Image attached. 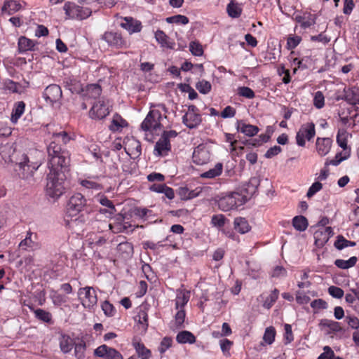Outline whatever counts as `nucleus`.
Segmentation results:
<instances>
[{"mask_svg": "<svg viewBox=\"0 0 359 359\" xmlns=\"http://www.w3.org/2000/svg\"><path fill=\"white\" fill-rule=\"evenodd\" d=\"M48 154L50 172L46 177V192L49 197L57 199L67 189L65 172L70 163L69 154V151H62L54 143L48 149Z\"/></svg>", "mask_w": 359, "mask_h": 359, "instance_id": "1", "label": "nucleus"}, {"mask_svg": "<svg viewBox=\"0 0 359 359\" xmlns=\"http://www.w3.org/2000/svg\"><path fill=\"white\" fill-rule=\"evenodd\" d=\"M41 163L39 161H33L27 154H23L22 160L16 163L15 170L20 177L28 179L33 176L34 172L39 168Z\"/></svg>", "mask_w": 359, "mask_h": 359, "instance_id": "2", "label": "nucleus"}, {"mask_svg": "<svg viewBox=\"0 0 359 359\" xmlns=\"http://www.w3.org/2000/svg\"><path fill=\"white\" fill-rule=\"evenodd\" d=\"M67 18L82 20L88 18L91 15V10L87 7H82L74 2L67 1L64 4Z\"/></svg>", "mask_w": 359, "mask_h": 359, "instance_id": "3", "label": "nucleus"}, {"mask_svg": "<svg viewBox=\"0 0 359 359\" xmlns=\"http://www.w3.org/2000/svg\"><path fill=\"white\" fill-rule=\"evenodd\" d=\"M243 198L241 195H239V192H232L218 201V207L221 210L227 212L245 204Z\"/></svg>", "mask_w": 359, "mask_h": 359, "instance_id": "4", "label": "nucleus"}, {"mask_svg": "<svg viewBox=\"0 0 359 359\" xmlns=\"http://www.w3.org/2000/svg\"><path fill=\"white\" fill-rule=\"evenodd\" d=\"M101 39L107 42L109 46L116 49L128 48L130 46L128 41L124 39L121 34L116 32H106Z\"/></svg>", "mask_w": 359, "mask_h": 359, "instance_id": "5", "label": "nucleus"}, {"mask_svg": "<svg viewBox=\"0 0 359 359\" xmlns=\"http://www.w3.org/2000/svg\"><path fill=\"white\" fill-rule=\"evenodd\" d=\"M86 199L80 193L73 194L67 204V212L69 216H76L83 210L86 205Z\"/></svg>", "mask_w": 359, "mask_h": 359, "instance_id": "6", "label": "nucleus"}, {"mask_svg": "<svg viewBox=\"0 0 359 359\" xmlns=\"http://www.w3.org/2000/svg\"><path fill=\"white\" fill-rule=\"evenodd\" d=\"M162 116L158 110H151L141 123V129L143 131L153 132L161 126V120Z\"/></svg>", "mask_w": 359, "mask_h": 359, "instance_id": "7", "label": "nucleus"}, {"mask_svg": "<svg viewBox=\"0 0 359 359\" xmlns=\"http://www.w3.org/2000/svg\"><path fill=\"white\" fill-rule=\"evenodd\" d=\"M78 296L81 304L86 309H90L97 304V294L92 287L86 286L80 288L78 291Z\"/></svg>", "mask_w": 359, "mask_h": 359, "instance_id": "8", "label": "nucleus"}, {"mask_svg": "<svg viewBox=\"0 0 359 359\" xmlns=\"http://www.w3.org/2000/svg\"><path fill=\"white\" fill-rule=\"evenodd\" d=\"M316 135L315 125L313 123L303 124L296 135V142L298 146L304 147L305 140L310 141Z\"/></svg>", "mask_w": 359, "mask_h": 359, "instance_id": "9", "label": "nucleus"}, {"mask_svg": "<svg viewBox=\"0 0 359 359\" xmlns=\"http://www.w3.org/2000/svg\"><path fill=\"white\" fill-rule=\"evenodd\" d=\"M62 90L60 86L56 84H50L47 86L43 93V97L44 98L46 104L53 105L56 103H60L62 98Z\"/></svg>", "mask_w": 359, "mask_h": 359, "instance_id": "10", "label": "nucleus"}, {"mask_svg": "<svg viewBox=\"0 0 359 359\" xmlns=\"http://www.w3.org/2000/svg\"><path fill=\"white\" fill-rule=\"evenodd\" d=\"M211 154L209 148L204 144H199L194 149L192 155L193 162L198 165H203L210 161Z\"/></svg>", "mask_w": 359, "mask_h": 359, "instance_id": "11", "label": "nucleus"}, {"mask_svg": "<svg viewBox=\"0 0 359 359\" xmlns=\"http://www.w3.org/2000/svg\"><path fill=\"white\" fill-rule=\"evenodd\" d=\"M94 355L96 357L104 359H123V355L119 351L105 344H102L95 348Z\"/></svg>", "mask_w": 359, "mask_h": 359, "instance_id": "12", "label": "nucleus"}, {"mask_svg": "<svg viewBox=\"0 0 359 359\" xmlns=\"http://www.w3.org/2000/svg\"><path fill=\"white\" fill-rule=\"evenodd\" d=\"M38 238L37 233L31 231H27L25 238L20 241L19 247L25 251H34L39 249L40 245L36 241Z\"/></svg>", "mask_w": 359, "mask_h": 359, "instance_id": "13", "label": "nucleus"}, {"mask_svg": "<svg viewBox=\"0 0 359 359\" xmlns=\"http://www.w3.org/2000/svg\"><path fill=\"white\" fill-rule=\"evenodd\" d=\"M89 114L92 118L102 119L109 114V110L105 101L102 99L94 103Z\"/></svg>", "mask_w": 359, "mask_h": 359, "instance_id": "14", "label": "nucleus"}, {"mask_svg": "<svg viewBox=\"0 0 359 359\" xmlns=\"http://www.w3.org/2000/svg\"><path fill=\"white\" fill-rule=\"evenodd\" d=\"M333 235V230L330 226L321 227L314 233L315 245L321 248L324 246L330 238Z\"/></svg>", "mask_w": 359, "mask_h": 359, "instance_id": "15", "label": "nucleus"}, {"mask_svg": "<svg viewBox=\"0 0 359 359\" xmlns=\"http://www.w3.org/2000/svg\"><path fill=\"white\" fill-rule=\"evenodd\" d=\"M259 185V180L256 177H252L249 182L243 186L239 195H241L245 200V203L252 197L257 191V187Z\"/></svg>", "mask_w": 359, "mask_h": 359, "instance_id": "16", "label": "nucleus"}, {"mask_svg": "<svg viewBox=\"0 0 359 359\" xmlns=\"http://www.w3.org/2000/svg\"><path fill=\"white\" fill-rule=\"evenodd\" d=\"M332 140L329 137H318L316 142L317 153L320 156H326L330 151Z\"/></svg>", "mask_w": 359, "mask_h": 359, "instance_id": "17", "label": "nucleus"}, {"mask_svg": "<svg viewBox=\"0 0 359 359\" xmlns=\"http://www.w3.org/2000/svg\"><path fill=\"white\" fill-rule=\"evenodd\" d=\"M171 149L170 140H166L165 138L161 136L160 139L156 142L154 154L156 156H167Z\"/></svg>", "mask_w": 359, "mask_h": 359, "instance_id": "18", "label": "nucleus"}, {"mask_svg": "<svg viewBox=\"0 0 359 359\" xmlns=\"http://www.w3.org/2000/svg\"><path fill=\"white\" fill-rule=\"evenodd\" d=\"M182 122L189 128H194L201 123V117L195 111H187L182 117Z\"/></svg>", "mask_w": 359, "mask_h": 359, "instance_id": "19", "label": "nucleus"}, {"mask_svg": "<svg viewBox=\"0 0 359 359\" xmlns=\"http://www.w3.org/2000/svg\"><path fill=\"white\" fill-rule=\"evenodd\" d=\"M121 27L128 31L130 34L139 32L142 29L141 22L131 17H126L123 19V22L121 23Z\"/></svg>", "mask_w": 359, "mask_h": 359, "instance_id": "20", "label": "nucleus"}, {"mask_svg": "<svg viewBox=\"0 0 359 359\" xmlns=\"http://www.w3.org/2000/svg\"><path fill=\"white\" fill-rule=\"evenodd\" d=\"M236 129L238 132L243 133L246 136L253 137L259 132V128L256 126L247 124L243 121H238L236 123Z\"/></svg>", "mask_w": 359, "mask_h": 359, "instance_id": "21", "label": "nucleus"}, {"mask_svg": "<svg viewBox=\"0 0 359 359\" xmlns=\"http://www.w3.org/2000/svg\"><path fill=\"white\" fill-rule=\"evenodd\" d=\"M26 104L23 101H18L13 104L12 109L11 121L13 124H16L18 120L25 113Z\"/></svg>", "mask_w": 359, "mask_h": 359, "instance_id": "22", "label": "nucleus"}, {"mask_svg": "<svg viewBox=\"0 0 359 359\" xmlns=\"http://www.w3.org/2000/svg\"><path fill=\"white\" fill-rule=\"evenodd\" d=\"M53 140L49 144V145L47 147V149L50 147V146L53 143H54L55 144H56L57 147H60V149L62 151H67L65 149H62L61 146L60 145V142H62L64 144H66L71 140V137L66 131L62 130L60 133H53Z\"/></svg>", "mask_w": 359, "mask_h": 359, "instance_id": "23", "label": "nucleus"}, {"mask_svg": "<svg viewBox=\"0 0 359 359\" xmlns=\"http://www.w3.org/2000/svg\"><path fill=\"white\" fill-rule=\"evenodd\" d=\"M344 100L350 104H359V88L353 87L345 90Z\"/></svg>", "mask_w": 359, "mask_h": 359, "instance_id": "24", "label": "nucleus"}, {"mask_svg": "<svg viewBox=\"0 0 359 359\" xmlns=\"http://www.w3.org/2000/svg\"><path fill=\"white\" fill-rule=\"evenodd\" d=\"M22 8L21 4L15 0H6L1 8V11L9 15L14 14Z\"/></svg>", "mask_w": 359, "mask_h": 359, "instance_id": "25", "label": "nucleus"}, {"mask_svg": "<svg viewBox=\"0 0 359 359\" xmlns=\"http://www.w3.org/2000/svg\"><path fill=\"white\" fill-rule=\"evenodd\" d=\"M155 39L161 47L170 49L174 48L175 43L170 41L169 37L163 31L157 30L155 32Z\"/></svg>", "mask_w": 359, "mask_h": 359, "instance_id": "26", "label": "nucleus"}, {"mask_svg": "<svg viewBox=\"0 0 359 359\" xmlns=\"http://www.w3.org/2000/svg\"><path fill=\"white\" fill-rule=\"evenodd\" d=\"M18 46L19 53H23L27 51L34 50L35 43L25 36H20L18 39Z\"/></svg>", "mask_w": 359, "mask_h": 359, "instance_id": "27", "label": "nucleus"}, {"mask_svg": "<svg viewBox=\"0 0 359 359\" xmlns=\"http://www.w3.org/2000/svg\"><path fill=\"white\" fill-rule=\"evenodd\" d=\"M234 229L241 234L250 231L251 227L245 218L236 217L233 222Z\"/></svg>", "mask_w": 359, "mask_h": 359, "instance_id": "28", "label": "nucleus"}, {"mask_svg": "<svg viewBox=\"0 0 359 359\" xmlns=\"http://www.w3.org/2000/svg\"><path fill=\"white\" fill-rule=\"evenodd\" d=\"M133 345L139 358L141 359H150L151 352L143 343L133 342Z\"/></svg>", "mask_w": 359, "mask_h": 359, "instance_id": "29", "label": "nucleus"}, {"mask_svg": "<svg viewBox=\"0 0 359 359\" xmlns=\"http://www.w3.org/2000/svg\"><path fill=\"white\" fill-rule=\"evenodd\" d=\"M176 341L179 344H192L196 342V337L191 332L184 330L177 334Z\"/></svg>", "mask_w": 359, "mask_h": 359, "instance_id": "30", "label": "nucleus"}, {"mask_svg": "<svg viewBox=\"0 0 359 359\" xmlns=\"http://www.w3.org/2000/svg\"><path fill=\"white\" fill-rule=\"evenodd\" d=\"M128 126L127 121L123 119L119 114H116L113 116L111 123L109 126V129L114 132L120 131L124 127Z\"/></svg>", "mask_w": 359, "mask_h": 359, "instance_id": "31", "label": "nucleus"}, {"mask_svg": "<svg viewBox=\"0 0 359 359\" xmlns=\"http://www.w3.org/2000/svg\"><path fill=\"white\" fill-rule=\"evenodd\" d=\"M223 170V165L222 163H217L215 167L201 174V177L212 179L219 176Z\"/></svg>", "mask_w": 359, "mask_h": 359, "instance_id": "32", "label": "nucleus"}, {"mask_svg": "<svg viewBox=\"0 0 359 359\" xmlns=\"http://www.w3.org/2000/svg\"><path fill=\"white\" fill-rule=\"evenodd\" d=\"M350 156V151L337 153L333 159H327L325 165L326 166L332 165L337 166L339 165L343 161L346 160Z\"/></svg>", "mask_w": 359, "mask_h": 359, "instance_id": "33", "label": "nucleus"}, {"mask_svg": "<svg viewBox=\"0 0 359 359\" xmlns=\"http://www.w3.org/2000/svg\"><path fill=\"white\" fill-rule=\"evenodd\" d=\"M72 339L66 334H62L60 339V348L64 353H69L73 348Z\"/></svg>", "mask_w": 359, "mask_h": 359, "instance_id": "34", "label": "nucleus"}, {"mask_svg": "<svg viewBox=\"0 0 359 359\" xmlns=\"http://www.w3.org/2000/svg\"><path fill=\"white\" fill-rule=\"evenodd\" d=\"M190 298L189 291H184L178 293L175 299L176 309H184V306L188 303Z\"/></svg>", "mask_w": 359, "mask_h": 359, "instance_id": "35", "label": "nucleus"}, {"mask_svg": "<svg viewBox=\"0 0 359 359\" xmlns=\"http://www.w3.org/2000/svg\"><path fill=\"white\" fill-rule=\"evenodd\" d=\"M292 225L297 231H304L307 229L309 223L305 217L299 215L295 216L292 219Z\"/></svg>", "mask_w": 359, "mask_h": 359, "instance_id": "36", "label": "nucleus"}, {"mask_svg": "<svg viewBox=\"0 0 359 359\" xmlns=\"http://www.w3.org/2000/svg\"><path fill=\"white\" fill-rule=\"evenodd\" d=\"M319 325L322 328H328L332 332H338L341 330L339 323L329 319H322Z\"/></svg>", "mask_w": 359, "mask_h": 359, "instance_id": "37", "label": "nucleus"}, {"mask_svg": "<svg viewBox=\"0 0 359 359\" xmlns=\"http://www.w3.org/2000/svg\"><path fill=\"white\" fill-rule=\"evenodd\" d=\"M358 261L357 257H351L347 260L341 259H337L334 261V264L336 266H337L339 269H348L353 266H354L356 264V262Z\"/></svg>", "mask_w": 359, "mask_h": 359, "instance_id": "38", "label": "nucleus"}, {"mask_svg": "<svg viewBox=\"0 0 359 359\" xmlns=\"http://www.w3.org/2000/svg\"><path fill=\"white\" fill-rule=\"evenodd\" d=\"M226 12L232 18H238L242 13V8L238 4L231 1L226 6Z\"/></svg>", "mask_w": 359, "mask_h": 359, "instance_id": "39", "label": "nucleus"}, {"mask_svg": "<svg viewBox=\"0 0 359 359\" xmlns=\"http://www.w3.org/2000/svg\"><path fill=\"white\" fill-rule=\"evenodd\" d=\"M102 93V88L99 84L93 83L87 86L86 95L89 98L97 99Z\"/></svg>", "mask_w": 359, "mask_h": 359, "instance_id": "40", "label": "nucleus"}, {"mask_svg": "<svg viewBox=\"0 0 359 359\" xmlns=\"http://www.w3.org/2000/svg\"><path fill=\"white\" fill-rule=\"evenodd\" d=\"M93 179H98L99 177H93ZM80 184L89 189H93V190H100L102 189V186L97 183V182L92 180V177H88V179L85 180H79Z\"/></svg>", "mask_w": 359, "mask_h": 359, "instance_id": "41", "label": "nucleus"}, {"mask_svg": "<svg viewBox=\"0 0 359 359\" xmlns=\"http://www.w3.org/2000/svg\"><path fill=\"white\" fill-rule=\"evenodd\" d=\"M86 344L81 339L74 344V355L77 359H84L86 358Z\"/></svg>", "mask_w": 359, "mask_h": 359, "instance_id": "42", "label": "nucleus"}, {"mask_svg": "<svg viewBox=\"0 0 359 359\" xmlns=\"http://www.w3.org/2000/svg\"><path fill=\"white\" fill-rule=\"evenodd\" d=\"M337 142L343 149L344 151H350L347 148V132L344 129H339L337 135Z\"/></svg>", "mask_w": 359, "mask_h": 359, "instance_id": "43", "label": "nucleus"}, {"mask_svg": "<svg viewBox=\"0 0 359 359\" xmlns=\"http://www.w3.org/2000/svg\"><path fill=\"white\" fill-rule=\"evenodd\" d=\"M355 245V242L346 240L343 236H338L334 244V247L339 250L345 248L353 247Z\"/></svg>", "mask_w": 359, "mask_h": 359, "instance_id": "44", "label": "nucleus"}, {"mask_svg": "<svg viewBox=\"0 0 359 359\" xmlns=\"http://www.w3.org/2000/svg\"><path fill=\"white\" fill-rule=\"evenodd\" d=\"M98 201L100 202V203L107 208H109L108 210H107L106 209H100V212L101 213H109L110 215H112L114 214V212H115V207L113 204V203L109 200L108 199L106 196H102L100 198H99L98 199Z\"/></svg>", "mask_w": 359, "mask_h": 359, "instance_id": "45", "label": "nucleus"}, {"mask_svg": "<svg viewBox=\"0 0 359 359\" xmlns=\"http://www.w3.org/2000/svg\"><path fill=\"white\" fill-rule=\"evenodd\" d=\"M5 88L12 93H22L24 91V87L19 83L8 79L4 82Z\"/></svg>", "mask_w": 359, "mask_h": 359, "instance_id": "46", "label": "nucleus"}, {"mask_svg": "<svg viewBox=\"0 0 359 359\" xmlns=\"http://www.w3.org/2000/svg\"><path fill=\"white\" fill-rule=\"evenodd\" d=\"M35 317L45 323H50L52 320V315L48 311L41 309H33Z\"/></svg>", "mask_w": 359, "mask_h": 359, "instance_id": "47", "label": "nucleus"}, {"mask_svg": "<svg viewBox=\"0 0 359 359\" xmlns=\"http://www.w3.org/2000/svg\"><path fill=\"white\" fill-rule=\"evenodd\" d=\"M118 251L126 257H128L133 253V247L130 243L123 242L118 244L117 247Z\"/></svg>", "mask_w": 359, "mask_h": 359, "instance_id": "48", "label": "nucleus"}, {"mask_svg": "<svg viewBox=\"0 0 359 359\" xmlns=\"http://www.w3.org/2000/svg\"><path fill=\"white\" fill-rule=\"evenodd\" d=\"M279 292L277 289H274L271 291V294L266 297L263 303V306L267 309L272 307L273 304L276 302L278 297Z\"/></svg>", "mask_w": 359, "mask_h": 359, "instance_id": "49", "label": "nucleus"}, {"mask_svg": "<svg viewBox=\"0 0 359 359\" xmlns=\"http://www.w3.org/2000/svg\"><path fill=\"white\" fill-rule=\"evenodd\" d=\"M196 88L199 91L200 93L206 95L210 92L212 89V85L209 81L202 79L196 83Z\"/></svg>", "mask_w": 359, "mask_h": 359, "instance_id": "50", "label": "nucleus"}, {"mask_svg": "<svg viewBox=\"0 0 359 359\" xmlns=\"http://www.w3.org/2000/svg\"><path fill=\"white\" fill-rule=\"evenodd\" d=\"M275 337L276 330L273 326H270L266 328L263 336V340L265 341V343L270 345L274 341Z\"/></svg>", "mask_w": 359, "mask_h": 359, "instance_id": "51", "label": "nucleus"}, {"mask_svg": "<svg viewBox=\"0 0 359 359\" xmlns=\"http://www.w3.org/2000/svg\"><path fill=\"white\" fill-rule=\"evenodd\" d=\"M50 298L53 304L57 306H62L67 302V297L66 296L55 291L53 292V293L50 294Z\"/></svg>", "mask_w": 359, "mask_h": 359, "instance_id": "52", "label": "nucleus"}, {"mask_svg": "<svg viewBox=\"0 0 359 359\" xmlns=\"http://www.w3.org/2000/svg\"><path fill=\"white\" fill-rule=\"evenodd\" d=\"M166 22L177 25H187L189 22V18L185 15H176L167 18Z\"/></svg>", "mask_w": 359, "mask_h": 359, "instance_id": "53", "label": "nucleus"}, {"mask_svg": "<svg viewBox=\"0 0 359 359\" xmlns=\"http://www.w3.org/2000/svg\"><path fill=\"white\" fill-rule=\"evenodd\" d=\"M186 317L184 309H179L175 316V325L176 328H181L183 325Z\"/></svg>", "mask_w": 359, "mask_h": 359, "instance_id": "54", "label": "nucleus"}, {"mask_svg": "<svg viewBox=\"0 0 359 359\" xmlns=\"http://www.w3.org/2000/svg\"><path fill=\"white\" fill-rule=\"evenodd\" d=\"M344 321L351 329H359V318L358 317L353 315H346Z\"/></svg>", "mask_w": 359, "mask_h": 359, "instance_id": "55", "label": "nucleus"}, {"mask_svg": "<svg viewBox=\"0 0 359 359\" xmlns=\"http://www.w3.org/2000/svg\"><path fill=\"white\" fill-rule=\"evenodd\" d=\"M189 50L195 56H201L203 54V47L197 41H191L189 43Z\"/></svg>", "mask_w": 359, "mask_h": 359, "instance_id": "56", "label": "nucleus"}, {"mask_svg": "<svg viewBox=\"0 0 359 359\" xmlns=\"http://www.w3.org/2000/svg\"><path fill=\"white\" fill-rule=\"evenodd\" d=\"M136 320L142 325L144 331L148 327V315L144 311H140L136 316Z\"/></svg>", "mask_w": 359, "mask_h": 359, "instance_id": "57", "label": "nucleus"}, {"mask_svg": "<svg viewBox=\"0 0 359 359\" xmlns=\"http://www.w3.org/2000/svg\"><path fill=\"white\" fill-rule=\"evenodd\" d=\"M302 41V37L297 35L290 36L287 39V48L292 50L295 48Z\"/></svg>", "mask_w": 359, "mask_h": 359, "instance_id": "58", "label": "nucleus"}, {"mask_svg": "<svg viewBox=\"0 0 359 359\" xmlns=\"http://www.w3.org/2000/svg\"><path fill=\"white\" fill-rule=\"evenodd\" d=\"M313 105L317 109H321L325 105V97L321 91H317L313 97Z\"/></svg>", "mask_w": 359, "mask_h": 359, "instance_id": "59", "label": "nucleus"}, {"mask_svg": "<svg viewBox=\"0 0 359 359\" xmlns=\"http://www.w3.org/2000/svg\"><path fill=\"white\" fill-rule=\"evenodd\" d=\"M238 94L248 99H252L255 96L254 91L250 88L245 86L239 87L238 88Z\"/></svg>", "mask_w": 359, "mask_h": 359, "instance_id": "60", "label": "nucleus"}, {"mask_svg": "<svg viewBox=\"0 0 359 359\" xmlns=\"http://www.w3.org/2000/svg\"><path fill=\"white\" fill-rule=\"evenodd\" d=\"M102 309L104 312V313L109 317L114 316L116 313V310L114 307V306L109 303L108 301H104L102 304Z\"/></svg>", "mask_w": 359, "mask_h": 359, "instance_id": "61", "label": "nucleus"}, {"mask_svg": "<svg viewBox=\"0 0 359 359\" xmlns=\"http://www.w3.org/2000/svg\"><path fill=\"white\" fill-rule=\"evenodd\" d=\"M172 344V340L170 337H164L158 346V351L160 353H164L169 348L171 347Z\"/></svg>", "mask_w": 359, "mask_h": 359, "instance_id": "62", "label": "nucleus"}, {"mask_svg": "<svg viewBox=\"0 0 359 359\" xmlns=\"http://www.w3.org/2000/svg\"><path fill=\"white\" fill-rule=\"evenodd\" d=\"M328 293L332 297L336 299H341L344 294V292L341 288L334 285L328 287Z\"/></svg>", "mask_w": 359, "mask_h": 359, "instance_id": "63", "label": "nucleus"}, {"mask_svg": "<svg viewBox=\"0 0 359 359\" xmlns=\"http://www.w3.org/2000/svg\"><path fill=\"white\" fill-rule=\"evenodd\" d=\"M311 307L314 310L326 309L328 307V304L323 299H316L311 302Z\"/></svg>", "mask_w": 359, "mask_h": 359, "instance_id": "64", "label": "nucleus"}]
</instances>
